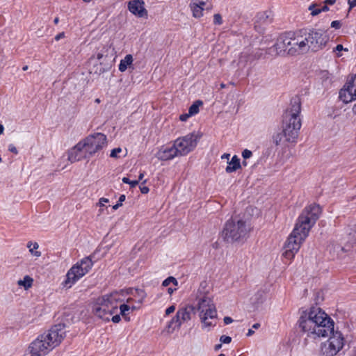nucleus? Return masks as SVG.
<instances>
[{"mask_svg":"<svg viewBox=\"0 0 356 356\" xmlns=\"http://www.w3.org/2000/svg\"><path fill=\"white\" fill-rule=\"evenodd\" d=\"M125 195H121L118 199V200H125Z\"/></svg>","mask_w":356,"mask_h":356,"instance_id":"052dcab7","label":"nucleus"},{"mask_svg":"<svg viewBox=\"0 0 356 356\" xmlns=\"http://www.w3.org/2000/svg\"><path fill=\"white\" fill-rule=\"evenodd\" d=\"M170 283H173L175 285H177V280L173 277H169L167 279H165L163 282L162 285L163 286H168Z\"/></svg>","mask_w":356,"mask_h":356,"instance_id":"cd10ccee","label":"nucleus"},{"mask_svg":"<svg viewBox=\"0 0 356 356\" xmlns=\"http://www.w3.org/2000/svg\"><path fill=\"white\" fill-rule=\"evenodd\" d=\"M131 309V307L126 305V304H122L120 306V314L123 316V317H125L126 315L127 314H129V310Z\"/></svg>","mask_w":356,"mask_h":356,"instance_id":"bb28decb","label":"nucleus"},{"mask_svg":"<svg viewBox=\"0 0 356 356\" xmlns=\"http://www.w3.org/2000/svg\"><path fill=\"white\" fill-rule=\"evenodd\" d=\"M348 3L349 4V10L356 6V0H348Z\"/></svg>","mask_w":356,"mask_h":356,"instance_id":"58836bf2","label":"nucleus"},{"mask_svg":"<svg viewBox=\"0 0 356 356\" xmlns=\"http://www.w3.org/2000/svg\"><path fill=\"white\" fill-rule=\"evenodd\" d=\"M341 26V23L340 21L335 20L331 22V27L334 28L336 29H340Z\"/></svg>","mask_w":356,"mask_h":356,"instance_id":"473e14b6","label":"nucleus"},{"mask_svg":"<svg viewBox=\"0 0 356 356\" xmlns=\"http://www.w3.org/2000/svg\"><path fill=\"white\" fill-rule=\"evenodd\" d=\"M320 13H321L320 8H316L315 10H312V13H311V15L312 16H316Z\"/></svg>","mask_w":356,"mask_h":356,"instance_id":"37998d69","label":"nucleus"},{"mask_svg":"<svg viewBox=\"0 0 356 356\" xmlns=\"http://www.w3.org/2000/svg\"><path fill=\"white\" fill-rule=\"evenodd\" d=\"M264 17L266 19L268 18V12H265L263 14L261 15L260 19H264Z\"/></svg>","mask_w":356,"mask_h":356,"instance_id":"603ef678","label":"nucleus"},{"mask_svg":"<svg viewBox=\"0 0 356 356\" xmlns=\"http://www.w3.org/2000/svg\"><path fill=\"white\" fill-rule=\"evenodd\" d=\"M175 156H179L174 145L170 147L160 149L156 153V157L161 161L172 159Z\"/></svg>","mask_w":356,"mask_h":356,"instance_id":"aec40b11","label":"nucleus"},{"mask_svg":"<svg viewBox=\"0 0 356 356\" xmlns=\"http://www.w3.org/2000/svg\"><path fill=\"white\" fill-rule=\"evenodd\" d=\"M251 229L248 220L234 217L226 222L223 234L227 241H236L246 237Z\"/></svg>","mask_w":356,"mask_h":356,"instance_id":"423d86ee","label":"nucleus"},{"mask_svg":"<svg viewBox=\"0 0 356 356\" xmlns=\"http://www.w3.org/2000/svg\"><path fill=\"white\" fill-rule=\"evenodd\" d=\"M304 40L307 51L313 52L323 49L329 41V36L323 29H309V31L303 30Z\"/></svg>","mask_w":356,"mask_h":356,"instance_id":"0eeeda50","label":"nucleus"},{"mask_svg":"<svg viewBox=\"0 0 356 356\" xmlns=\"http://www.w3.org/2000/svg\"><path fill=\"white\" fill-rule=\"evenodd\" d=\"M107 70L105 69V68H103L100 66V68L99 70H98V69L97 70L95 71V73H97L99 74H101L102 73H104V72H106Z\"/></svg>","mask_w":356,"mask_h":356,"instance_id":"c03bdc74","label":"nucleus"},{"mask_svg":"<svg viewBox=\"0 0 356 356\" xmlns=\"http://www.w3.org/2000/svg\"><path fill=\"white\" fill-rule=\"evenodd\" d=\"M196 307L192 305H188L179 309L176 316L170 321L168 325V332H172L176 328H179L181 325L191 318V314H195Z\"/></svg>","mask_w":356,"mask_h":356,"instance_id":"4468645a","label":"nucleus"},{"mask_svg":"<svg viewBox=\"0 0 356 356\" xmlns=\"http://www.w3.org/2000/svg\"><path fill=\"white\" fill-rule=\"evenodd\" d=\"M220 341L223 343H229L232 341V338L229 336L222 335L220 338Z\"/></svg>","mask_w":356,"mask_h":356,"instance_id":"7c9ffc66","label":"nucleus"},{"mask_svg":"<svg viewBox=\"0 0 356 356\" xmlns=\"http://www.w3.org/2000/svg\"><path fill=\"white\" fill-rule=\"evenodd\" d=\"M353 112L354 114L356 115V103L354 104V106L353 107Z\"/></svg>","mask_w":356,"mask_h":356,"instance_id":"e2e57ef3","label":"nucleus"},{"mask_svg":"<svg viewBox=\"0 0 356 356\" xmlns=\"http://www.w3.org/2000/svg\"><path fill=\"white\" fill-rule=\"evenodd\" d=\"M252 155V152L249 150V149H244L242 152V156L243 157V159L245 160V159H248L249 158H250Z\"/></svg>","mask_w":356,"mask_h":356,"instance_id":"c756f323","label":"nucleus"},{"mask_svg":"<svg viewBox=\"0 0 356 356\" xmlns=\"http://www.w3.org/2000/svg\"><path fill=\"white\" fill-rule=\"evenodd\" d=\"M295 33L293 37L292 44L291 47V56L299 55L307 53L305 45L303 30H299Z\"/></svg>","mask_w":356,"mask_h":356,"instance_id":"dca6fc26","label":"nucleus"},{"mask_svg":"<svg viewBox=\"0 0 356 356\" xmlns=\"http://www.w3.org/2000/svg\"><path fill=\"white\" fill-rule=\"evenodd\" d=\"M64 37H65L64 32H61L55 36V40L58 41L59 40H60L61 38H63Z\"/></svg>","mask_w":356,"mask_h":356,"instance_id":"79ce46f5","label":"nucleus"},{"mask_svg":"<svg viewBox=\"0 0 356 356\" xmlns=\"http://www.w3.org/2000/svg\"><path fill=\"white\" fill-rule=\"evenodd\" d=\"M253 333H254V331L252 329H250V330H248V332L247 333V336L250 337L252 334H253Z\"/></svg>","mask_w":356,"mask_h":356,"instance_id":"6e6d98bb","label":"nucleus"},{"mask_svg":"<svg viewBox=\"0 0 356 356\" xmlns=\"http://www.w3.org/2000/svg\"><path fill=\"white\" fill-rule=\"evenodd\" d=\"M33 283V279L29 275H26L24 277L23 280L17 281L18 286L24 287L25 290L29 289L32 286Z\"/></svg>","mask_w":356,"mask_h":356,"instance_id":"b1692460","label":"nucleus"},{"mask_svg":"<svg viewBox=\"0 0 356 356\" xmlns=\"http://www.w3.org/2000/svg\"><path fill=\"white\" fill-rule=\"evenodd\" d=\"M122 181H123L124 183H125V184H130L131 180H129V178H127V177H123V178H122Z\"/></svg>","mask_w":356,"mask_h":356,"instance_id":"864d4df0","label":"nucleus"},{"mask_svg":"<svg viewBox=\"0 0 356 356\" xmlns=\"http://www.w3.org/2000/svg\"><path fill=\"white\" fill-rule=\"evenodd\" d=\"M58 22H59L58 17H56L54 20V22L55 24H57L58 23Z\"/></svg>","mask_w":356,"mask_h":356,"instance_id":"0e129e2a","label":"nucleus"},{"mask_svg":"<svg viewBox=\"0 0 356 356\" xmlns=\"http://www.w3.org/2000/svg\"><path fill=\"white\" fill-rule=\"evenodd\" d=\"M222 345L221 344H218L216 346V350H218L220 348H221Z\"/></svg>","mask_w":356,"mask_h":356,"instance_id":"338daca9","label":"nucleus"},{"mask_svg":"<svg viewBox=\"0 0 356 356\" xmlns=\"http://www.w3.org/2000/svg\"><path fill=\"white\" fill-rule=\"evenodd\" d=\"M122 152V149L120 147L113 149L110 154V156L112 158H117L118 154Z\"/></svg>","mask_w":356,"mask_h":356,"instance_id":"2f4dec72","label":"nucleus"},{"mask_svg":"<svg viewBox=\"0 0 356 356\" xmlns=\"http://www.w3.org/2000/svg\"><path fill=\"white\" fill-rule=\"evenodd\" d=\"M140 189L142 193H147L149 191V188L147 186H140Z\"/></svg>","mask_w":356,"mask_h":356,"instance_id":"a18cd8bd","label":"nucleus"},{"mask_svg":"<svg viewBox=\"0 0 356 356\" xmlns=\"http://www.w3.org/2000/svg\"><path fill=\"white\" fill-rule=\"evenodd\" d=\"M316 6H317V4H316V3H312V4H311V5L309 6L308 9H309V10H310V11H311V13H312V10H315V9H316Z\"/></svg>","mask_w":356,"mask_h":356,"instance_id":"8fccbe9b","label":"nucleus"},{"mask_svg":"<svg viewBox=\"0 0 356 356\" xmlns=\"http://www.w3.org/2000/svg\"><path fill=\"white\" fill-rule=\"evenodd\" d=\"M191 116V114L188 113H184V114H181L180 116H179V120L181 121H186L187 119Z\"/></svg>","mask_w":356,"mask_h":356,"instance_id":"f704fd0d","label":"nucleus"},{"mask_svg":"<svg viewBox=\"0 0 356 356\" xmlns=\"http://www.w3.org/2000/svg\"><path fill=\"white\" fill-rule=\"evenodd\" d=\"M329 10H330L329 7L327 6V4H325L321 8H320L321 13V12H327Z\"/></svg>","mask_w":356,"mask_h":356,"instance_id":"09e8293b","label":"nucleus"},{"mask_svg":"<svg viewBox=\"0 0 356 356\" xmlns=\"http://www.w3.org/2000/svg\"><path fill=\"white\" fill-rule=\"evenodd\" d=\"M223 321H224V323H225L226 325H228V324H229V323H232V322H233L232 318L231 317H229V316H225V317L224 318Z\"/></svg>","mask_w":356,"mask_h":356,"instance_id":"a19ab883","label":"nucleus"},{"mask_svg":"<svg viewBox=\"0 0 356 356\" xmlns=\"http://www.w3.org/2000/svg\"><path fill=\"white\" fill-rule=\"evenodd\" d=\"M143 176H144V174L143 173H140V175H139V177H138V181L141 180L143 178Z\"/></svg>","mask_w":356,"mask_h":356,"instance_id":"69168bd1","label":"nucleus"},{"mask_svg":"<svg viewBox=\"0 0 356 356\" xmlns=\"http://www.w3.org/2000/svg\"><path fill=\"white\" fill-rule=\"evenodd\" d=\"M329 339L322 343L321 353L323 356H334L344 346V338L341 332L334 330L331 333Z\"/></svg>","mask_w":356,"mask_h":356,"instance_id":"9d476101","label":"nucleus"},{"mask_svg":"<svg viewBox=\"0 0 356 356\" xmlns=\"http://www.w3.org/2000/svg\"><path fill=\"white\" fill-rule=\"evenodd\" d=\"M336 3V0H325L324 3L327 5H334Z\"/></svg>","mask_w":356,"mask_h":356,"instance_id":"49530a36","label":"nucleus"},{"mask_svg":"<svg viewBox=\"0 0 356 356\" xmlns=\"http://www.w3.org/2000/svg\"><path fill=\"white\" fill-rule=\"evenodd\" d=\"M342 50L348 51V49H346V48L344 49L342 44H337V47H335V49H334V51H341Z\"/></svg>","mask_w":356,"mask_h":356,"instance_id":"ea45409f","label":"nucleus"},{"mask_svg":"<svg viewBox=\"0 0 356 356\" xmlns=\"http://www.w3.org/2000/svg\"><path fill=\"white\" fill-rule=\"evenodd\" d=\"M122 205V202H120V203H118V204H116L115 205H113V207H112V209H113V210H115V209H118L120 207H121Z\"/></svg>","mask_w":356,"mask_h":356,"instance_id":"3c124183","label":"nucleus"},{"mask_svg":"<svg viewBox=\"0 0 356 356\" xmlns=\"http://www.w3.org/2000/svg\"><path fill=\"white\" fill-rule=\"evenodd\" d=\"M254 59V56L249 53L248 51L242 52L239 56L238 60H234L233 65H235L238 69H243L246 67L249 62H252Z\"/></svg>","mask_w":356,"mask_h":356,"instance_id":"412c9836","label":"nucleus"},{"mask_svg":"<svg viewBox=\"0 0 356 356\" xmlns=\"http://www.w3.org/2000/svg\"><path fill=\"white\" fill-rule=\"evenodd\" d=\"M321 213V208L316 202L309 204L303 210L284 244L282 255L285 258L292 259L294 257Z\"/></svg>","mask_w":356,"mask_h":356,"instance_id":"f257e3e1","label":"nucleus"},{"mask_svg":"<svg viewBox=\"0 0 356 356\" xmlns=\"http://www.w3.org/2000/svg\"><path fill=\"white\" fill-rule=\"evenodd\" d=\"M90 157V156L87 152L86 148L84 147L81 140L68 151V160L71 163L79 161Z\"/></svg>","mask_w":356,"mask_h":356,"instance_id":"f3484780","label":"nucleus"},{"mask_svg":"<svg viewBox=\"0 0 356 356\" xmlns=\"http://www.w3.org/2000/svg\"><path fill=\"white\" fill-rule=\"evenodd\" d=\"M65 336L64 325L60 324L52 327L34 340L29 346L33 356H42L58 346Z\"/></svg>","mask_w":356,"mask_h":356,"instance_id":"20e7f679","label":"nucleus"},{"mask_svg":"<svg viewBox=\"0 0 356 356\" xmlns=\"http://www.w3.org/2000/svg\"><path fill=\"white\" fill-rule=\"evenodd\" d=\"M293 35H295L293 32L282 34L277 38L275 44L268 49V54L275 56H291V47H293L291 41Z\"/></svg>","mask_w":356,"mask_h":356,"instance_id":"f8f14e48","label":"nucleus"},{"mask_svg":"<svg viewBox=\"0 0 356 356\" xmlns=\"http://www.w3.org/2000/svg\"><path fill=\"white\" fill-rule=\"evenodd\" d=\"M339 98L345 104L356 100V74L348 78L339 90Z\"/></svg>","mask_w":356,"mask_h":356,"instance_id":"2eb2a0df","label":"nucleus"},{"mask_svg":"<svg viewBox=\"0 0 356 356\" xmlns=\"http://www.w3.org/2000/svg\"><path fill=\"white\" fill-rule=\"evenodd\" d=\"M129 184L131 188L136 187L138 184V180L131 181Z\"/></svg>","mask_w":356,"mask_h":356,"instance_id":"de8ad7c7","label":"nucleus"},{"mask_svg":"<svg viewBox=\"0 0 356 356\" xmlns=\"http://www.w3.org/2000/svg\"><path fill=\"white\" fill-rule=\"evenodd\" d=\"M3 130H4L3 126L0 124V134H3Z\"/></svg>","mask_w":356,"mask_h":356,"instance_id":"680f3d73","label":"nucleus"},{"mask_svg":"<svg viewBox=\"0 0 356 356\" xmlns=\"http://www.w3.org/2000/svg\"><path fill=\"white\" fill-rule=\"evenodd\" d=\"M300 111V99L298 97L292 98L291 107L286 111L284 117L282 131L273 136V143L275 145H279L284 138L287 143H296L298 131L301 127Z\"/></svg>","mask_w":356,"mask_h":356,"instance_id":"7ed1b4c3","label":"nucleus"},{"mask_svg":"<svg viewBox=\"0 0 356 356\" xmlns=\"http://www.w3.org/2000/svg\"><path fill=\"white\" fill-rule=\"evenodd\" d=\"M27 248L29 249V252L33 256L35 257H40L41 256V252L37 250L39 248V245L37 242L33 243L32 241H29Z\"/></svg>","mask_w":356,"mask_h":356,"instance_id":"393cba45","label":"nucleus"},{"mask_svg":"<svg viewBox=\"0 0 356 356\" xmlns=\"http://www.w3.org/2000/svg\"><path fill=\"white\" fill-rule=\"evenodd\" d=\"M298 324L301 331L313 339L327 337L334 330L333 320L318 307L302 312Z\"/></svg>","mask_w":356,"mask_h":356,"instance_id":"f03ea898","label":"nucleus"},{"mask_svg":"<svg viewBox=\"0 0 356 356\" xmlns=\"http://www.w3.org/2000/svg\"><path fill=\"white\" fill-rule=\"evenodd\" d=\"M111 320L113 323H117L120 321L121 318L119 314H115L112 316Z\"/></svg>","mask_w":356,"mask_h":356,"instance_id":"4c0bfd02","label":"nucleus"},{"mask_svg":"<svg viewBox=\"0 0 356 356\" xmlns=\"http://www.w3.org/2000/svg\"><path fill=\"white\" fill-rule=\"evenodd\" d=\"M229 154H224L222 156V159H229Z\"/></svg>","mask_w":356,"mask_h":356,"instance_id":"bf43d9fd","label":"nucleus"},{"mask_svg":"<svg viewBox=\"0 0 356 356\" xmlns=\"http://www.w3.org/2000/svg\"><path fill=\"white\" fill-rule=\"evenodd\" d=\"M200 138L199 134L192 132L176 139L173 145L179 156H186L195 149Z\"/></svg>","mask_w":356,"mask_h":356,"instance_id":"9b49d317","label":"nucleus"},{"mask_svg":"<svg viewBox=\"0 0 356 356\" xmlns=\"http://www.w3.org/2000/svg\"><path fill=\"white\" fill-rule=\"evenodd\" d=\"M104 57V54L102 53H98L97 55V59L100 60Z\"/></svg>","mask_w":356,"mask_h":356,"instance_id":"5fc2aeb1","label":"nucleus"},{"mask_svg":"<svg viewBox=\"0 0 356 356\" xmlns=\"http://www.w3.org/2000/svg\"><path fill=\"white\" fill-rule=\"evenodd\" d=\"M8 150L10 152L14 153L15 154H18V151H17L16 147L14 145H13V144L9 145Z\"/></svg>","mask_w":356,"mask_h":356,"instance_id":"c9c22d12","label":"nucleus"},{"mask_svg":"<svg viewBox=\"0 0 356 356\" xmlns=\"http://www.w3.org/2000/svg\"><path fill=\"white\" fill-rule=\"evenodd\" d=\"M202 104L203 103L201 100L195 102L188 109V113L191 114V115L197 114L199 112V107L202 106Z\"/></svg>","mask_w":356,"mask_h":356,"instance_id":"a878e982","label":"nucleus"},{"mask_svg":"<svg viewBox=\"0 0 356 356\" xmlns=\"http://www.w3.org/2000/svg\"><path fill=\"white\" fill-rule=\"evenodd\" d=\"M241 163L240 159L238 158L236 155L234 156L232 160L228 162V165L225 168V171L227 173H232L233 172L236 171L238 169L241 168Z\"/></svg>","mask_w":356,"mask_h":356,"instance_id":"4be33fe9","label":"nucleus"},{"mask_svg":"<svg viewBox=\"0 0 356 356\" xmlns=\"http://www.w3.org/2000/svg\"><path fill=\"white\" fill-rule=\"evenodd\" d=\"M81 141L86 148L87 152L92 156L106 145L107 138L104 134L95 133L89 135Z\"/></svg>","mask_w":356,"mask_h":356,"instance_id":"ddd939ff","label":"nucleus"},{"mask_svg":"<svg viewBox=\"0 0 356 356\" xmlns=\"http://www.w3.org/2000/svg\"><path fill=\"white\" fill-rule=\"evenodd\" d=\"M92 265L93 262L89 257H85L77 262L67 273L63 286L70 288L76 281L89 272Z\"/></svg>","mask_w":356,"mask_h":356,"instance_id":"6e6552de","label":"nucleus"},{"mask_svg":"<svg viewBox=\"0 0 356 356\" xmlns=\"http://www.w3.org/2000/svg\"><path fill=\"white\" fill-rule=\"evenodd\" d=\"M213 24L215 25H221L222 24V19L220 14L217 13L213 15Z\"/></svg>","mask_w":356,"mask_h":356,"instance_id":"c85d7f7f","label":"nucleus"},{"mask_svg":"<svg viewBox=\"0 0 356 356\" xmlns=\"http://www.w3.org/2000/svg\"><path fill=\"white\" fill-rule=\"evenodd\" d=\"M97 206L102 207L104 206V204L102 202H99V204H97Z\"/></svg>","mask_w":356,"mask_h":356,"instance_id":"774afa93","label":"nucleus"},{"mask_svg":"<svg viewBox=\"0 0 356 356\" xmlns=\"http://www.w3.org/2000/svg\"><path fill=\"white\" fill-rule=\"evenodd\" d=\"M175 310V307L174 305H172L166 309L165 310V314L169 315L172 313H173Z\"/></svg>","mask_w":356,"mask_h":356,"instance_id":"e433bc0d","label":"nucleus"},{"mask_svg":"<svg viewBox=\"0 0 356 356\" xmlns=\"http://www.w3.org/2000/svg\"><path fill=\"white\" fill-rule=\"evenodd\" d=\"M123 291H115L99 298L93 306L94 314L99 318L109 321L111 316L117 312L118 303L122 302Z\"/></svg>","mask_w":356,"mask_h":356,"instance_id":"39448f33","label":"nucleus"},{"mask_svg":"<svg viewBox=\"0 0 356 356\" xmlns=\"http://www.w3.org/2000/svg\"><path fill=\"white\" fill-rule=\"evenodd\" d=\"M136 292L142 300L146 296L145 292L142 289H136Z\"/></svg>","mask_w":356,"mask_h":356,"instance_id":"72a5a7b5","label":"nucleus"},{"mask_svg":"<svg viewBox=\"0 0 356 356\" xmlns=\"http://www.w3.org/2000/svg\"><path fill=\"white\" fill-rule=\"evenodd\" d=\"M129 10L138 17L147 16V11L144 7V1L142 0H133L129 2Z\"/></svg>","mask_w":356,"mask_h":356,"instance_id":"6ab92c4d","label":"nucleus"},{"mask_svg":"<svg viewBox=\"0 0 356 356\" xmlns=\"http://www.w3.org/2000/svg\"><path fill=\"white\" fill-rule=\"evenodd\" d=\"M189 8L192 12L193 17L199 19L203 16L204 10H210L213 6L208 1L204 0H192L189 4Z\"/></svg>","mask_w":356,"mask_h":356,"instance_id":"a211bd4d","label":"nucleus"},{"mask_svg":"<svg viewBox=\"0 0 356 356\" xmlns=\"http://www.w3.org/2000/svg\"><path fill=\"white\" fill-rule=\"evenodd\" d=\"M260 327V324L259 323H254L252 326V327L254 329H258L259 327Z\"/></svg>","mask_w":356,"mask_h":356,"instance_id":"13d9d810","label":"nucleus"},{"mask_svg":"<svg viewBox=\"0 0 356 356\" xmlns=\"http://www.w3.org/2000/svg\"><path fill=\"white\" fill-rule=\"evenodd\" d=\"M175 290H176V289H173L170 287V288L168 289V292L169 294H172Z\"/></svg>","mask_w":356,"mask_h":356,"instance_id":"4d7b16f0","label":"nucleus"},{"mask_svg":"<svg viewBox=\"0 0 356 356\" xmlns=\"http://www.w3.org/2000/svg\"><path fill=\"white\" fill-rule=\"evenodd\" d=\"M196 310L200 312L201 322L205 327L213 325L211 321L209 319H213L217 317V312L214 304L210 297L204 295L197 300Z\"/></svg>","mask_w":356,"mask_h":356,"instance_id":"1a4fd4ad","label":"nucleus"},{"mask_svg":"<svg viewBox=\"0 0 356 356\" xmlns=\"http://www.w3.org/2000/svg\"><path fill=\"white\" fill-rule=\"evenodd\" d=\"M133 56L131 54H127L124 59L120 60L119 65V70L122 72H125L128 67H130L133 63Z\"/></svg>","mask_w":356,"mask_h":356,"instance_id":"5701e85b","label":"nucleus"}]
</instances>
